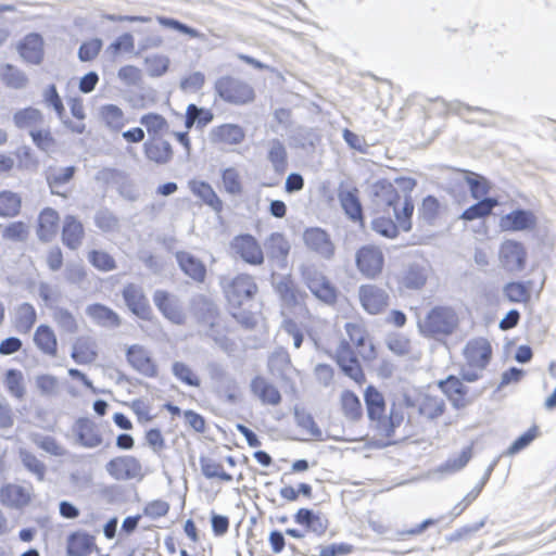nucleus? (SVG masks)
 Returning <instances> with one entry per match:
<instances>
[{"instance_id":"nucleus-11","label":"nucleus","mask_w":556,"mask_h":556,"mask_svg":"<svg viewBox=\"0 0 556 556\" xmlns=\"http://www.w3.org/2000/svg\"><path fill=\"white\" fill-rule=\"evenodd\" d=\"M336 362L345 376L353 379L358 384L365 382L366 377L364 370L349 341L344 339L341 340L336 351Z\"/></svg>"},{"instance_id":"nucleus-12","label":"nucleus","mask_w":556,"mask_h":556,"mask_svg":"<svg viewBox=\"0 0 556 556\" xmlns=\"http://www.w3.org/2000/svg\"><path fill=\"white\" fill-rule=\"evenodd\" d=\"M122 298L127 308L142 320H151L152 307L142 288L135 283H127L122 290Z\"/></svg>"},{"instance_id":"nucleus-33","label":"nucleus","mask_w":556,"mask_h":556,"mask_svg":"<svg viewBox=\"0 0 556 556\" xmlns=\"http://www.w3.org/2000/svg\"><path fill=\"white\" fill-rule=\"evenodd\" d=\"M85 237L83 223L74 215H66L62 226L61 239L70 250H77Z\"/></svg>"},{"instance_id":"nucleus-37","label":"nucleus","mask_w":556,"mask_h":556,"mask_svg":"<svg viewBox=\"0 0 556 556\" xmlns=\"http://www.w3.org/2000/svg\"><path fill=\"white\" fill-rule=\"evenodd\" d=\"M86 314L99 326L105 328H117L122 324L119 315L111 307L93 303L86 307Z\"/></svg>"},{"instance_id":"nucleus-20","label":"nucleus","mask_w":556,"mask_h":556,"mask_svg":"<svg viewBox=\"0 0 556 556\" xmlns=\"http://www.w3.org/2000/svg\"><path fill=\"white\" fill-rule=\"evenodd\" d=\"M500 261L508 271H520L526 267L527 251L523 244L516 240H506L500 248Z\"/></svg>"},{"instance_id":"nucleus-46","label":"nucleus","mask_w":556,"mask_h":556,"mask_svg":"<svg viewBox=\"0 0 556 556\" xmlns=\"http://www.w3.org/2000/svg\"><path fill=\"white\" fill-rule=\"evenodd\" d=\"M497 200L495 198H483L478 200L475 204L467 207L459 218L465 222H472L476 219L484 218L489 216L494 207L497 205Z\"/></svg>"},{"instance_id":"nucleus-19","label":"nucleus","mask_w":556,"mask_h":556,"mask_svg":"<svg viewBox=\"0 0 556 556\" xmlns=\"http://www.w3.org/2000/svg\"><path fill=\"white\" fill-rule=\"evenodd\" d=\"M75 442L85 448H94L102 444L103 437L98 426L88 417H79L72 427Z\"/></svg>"},{"instance_id":"nucleus-9","label":"nucleus","mask_w":556,"mask_h":556,"mask_svg":"<svg viewBox=\"0 0 556 556\" xmlns=\"http://www.w3.org/2000/svg\"><path fill=\"white\" fill-rule=\"evenodd\" d=\"M438 387L455 409H463L469 406L478 396V394L470 395L468 387L454 375H448L445 379L439 380Z\"/></svg>"},{"instance_id":"nucleus-3","label":"nucleus","mask_w":556,"mask_h":556,"mask_svg":"<svg viewBox=\"0 0 556 556\" xmlns=\"http://www.w3.org/2000/svg\"><path fill=\"white\" fill-rule=\"evenodd\" d=\"M301 278L311 293L327 305H334L339 290L330 279L314 264H303L300 267Z\"/></svg>"},{"instance_id":"nucleus-39","label":"nucleus","mask_w":556,"mask_h":556,"mask_svg":"<svg viewBox=\"0 0 556 556\" xmlns=\"http://www.w3.org/2000/svg\"><path fill=\"white\" fill-rule=\"evenodd\" d=\"M0 502L11 508H22L29 504L30 495L25 488L9 483L0 489Z\"/></svg>"},{"instance_id":"nucleus-58","label":"nucleus","mask_w":556,"mask_h":556,"mask_svg":"<svg viewBox=\"0 0 556 556\" xmlns=\"http://www.w3.org/2000/svg\"><path fill=\"white\" fill-rule=\"evenodd\" d=\"M463 173L465 175V180L469 187L471 197L476 200L486 198L485 195L490 190L488 180L483 176L469 170H464Z\"/></svg>"},{"instance_id":"nucleus-38","label":"nucleus","mask_w":556,"mask_h":556,"mask_svg":"<svg viewBox=\"0 0 556 556\" xmlns=\"http://www.w3.org/2000/svg\"><path fill=\"white\" fill-rule=\"evenodd\" d=\"M428 279V269L424 264H408L402 271L400 283L408 290L421 289Z\"/></svg>"},{"instance_id":"nucleus-28","label":"nucleus","mask_w":556,"mask_h":556,"mask_svg":"<svg viewBox=\"0 0 556 556\" xmlns=\"http://www.w3.org/2000/svg\"><path fill=\"white\" fill-rule=\"evenodd\" d=\"M176 262L180 270L198 283H203L206 279V265L197 256L187 251H177L175 253Z\"/></svg>"},{"instance_id":"nucleus-14","label":"nucleus","mask_w":556,"mask_h":556,"mask_svg":"<svg viewBox=\"0 0 556 556\" xmlns=\"http://www.w3.org/2000/svg\"><path fill=\"white\" fill-rule=\"evenodd\" d=\"M498 226L508 232L532 231L538 226V217L531 210L518 207L503 215Z\"/></svg>"},{"instance_id":"nucleus-62","label":"nucleus","mask_w":556,"mask_h":556,"mask_svg":"<svg viewBox=\"0 0 556 556\" xmlns=\"http://www.w3.org/2000/svg\"><path fill=\"white\" fill-rule=\"evenodd\" d=\"M172 374L177 380L189 387L199 388L201 386V380L197 377L191 367L184 362H174L172 364Z\"/></svg>"},{"instance_id":"nucleus-34","label":"nucleus","mask_w":556,"mask_h":556,"mask_svg":"<svg viewBox=\"0 0 556 556\" xmlns=\"http://www.w3.org/2000/svg\"><path fill=\"white\" fill-rule=\"evenodd\" d=\"M245 138L244 129L237 124H223L215 126L210 131V140L213 143L240 144Z\"/></svg>"},{"instance_id":"nucleus-25","label":"nucleus","mask_w":556,"mask_h":556,"mask_svg":"<svg viewBox=\"0 0 556 556\" xmlns=\"http://www.w3.org/2000/svg\"><path fill=\"white\" fill-rule=\"evenodd\" d=\"M17 52L25 62L41 64L45 58L43 37L39 33L27 34L17 43Z\"/></svg>"},{"instance_id":"nucleus-18","label":"nucleus","mask_w":556,"mask_h":556,"mask_svg":"<svg viewBox=\"0 0 556 556\" xmlns=\"http://www.w3.org/2000/svg\"><path fill=\"white\" fill-rule=\"evenodd\" d=\"M126 359L136 371L144 377L155 378L159 374L155 361L143 345H129L126 349Z\"/></svg>"},{"instance_id":"nucleus-32","label":"nucleus","mask_w":556,"mask_h":556,"mask_svg":"<svg viewBox=\"0 0 556 556\" xmlns=\"http://www.w3.org/2000/svg\"><path fill=\"white\" fill-rule=\"evenodd\" d=\"M60 216L52 207H45L38 216L36 233L39 241L48 243L58 232Z\"/></svg>"},{"instance_id":"nucleus-50","label":"nucleus","mask_w":556,"mask_h":556,"mask_svg":"<svg viewBox=\"0 0 556 556\" xmlns=\"http://www.w3.org/2000/svg\"><path fill=\"white\" fill-rule=\"evenodd\" d=\"M440 206L439 200L434 195L428 194L417 210L418 219L426 225H434L439 217Z\"/></svg>"},{"instance_id":"nucleus-29","label":"nucleus","mask_w":556,"mask_h":556,"mask_svg":"<svg viewBox=\"0 0 556 556\" xmlns=\"http://www.w3.org/2000/svg\"><path fill=\"white\" fill-rule=\"evenodd\" d=\"M202 327L205 328L204 331L201 332L202 336L211 339L227 355H231L237 350L235 340L227 336L228 329L226 326L222 325L220 318L211 320L202 325Z\"/></svg>"},{"instance_id":"nucleus-31","label":"nucleus","mask_w":556,"mask_h":556,"mask_svg":"<svg viewBox=\"0 0 556 556\" xmlns=\"http://www.w3.org/2000/svg\"><path fill=\"white\" fill-rule=\"evenodd\" d=\"M345 331L349 336V339L358 350V354L364 361H372L376 358V349L374 343H369L366 346L368 341V332L367 330L359 324L346 323Z\"/></svg>"},{"instance_id":"nucleus-30","label":"nucleus","mask_w":556,"mask_h":556,"mask_svg":"<svg viewBox=\"0 0 556 556\" xmlns=\"http://www.w3.org/2000/svg\"><path fill=\"white\" fill-rule=\"evenodd\" d=\"M143 153L147 160L156 165H166L174 156L172 144L163 138H148L143 143Z\"/></svg>"},{"instance_id":"nucleus-2","label":"nucleus","mask_w":556,"mask_h":556,"mask_svg":"<svg viewBox=\"0 0 556 556\" xmlns=\"http://www.w3.org/2000/svg\"><path fill=\"white\" fill-rule=\"evenodd\" d=\"M459 326V317L452 306L435 305L418 323L420 333L425 338L439 340L455 332Z\"/></svg>"},{"instance_id":"nucleus-59","label":"nucleus","mask_w":556,"mask_h":556,"mask_svg":"<svg viewBox=\"0 0 556 556\" xmlns=\"http://www.w3.org/2000/svg\"><path fill=\"white\" fill-rule=\"evenodd\" d=\"M1 78L8 87L14 89H22L28 83L26 74L9 63H7L2 68Z\"/></svg>"},{"instance_id":"nucleus-22","label":"nucleus","mask_w":556,"mask_h":556,"mask_svg":"<svg viewBox=\"0 0 556 556\" xmlns=\"http://www.w3.org/2000/svg\"><path fill=\"white\" fill-rule=\"evenodd\" d=\"M358 298L363 308L376 315L384 311L389 305L390 296L388 292L376 285H363L358 290Z\"/></svg>"},{"instance_id":"nucleus-54","label":"nucleus","mask_w":556,"mask_h":556,"mask_svg":"<svg viewBox=\"0 0 556 556\" xmlns=\"http://www.w3.org/2000/svg\"><path fill=\"white\" fill-rule=\"evenodd\" d=\"M200 467L202 475L206 479H219L225 482L232 481V476L224 470V467L220 463L215 462L214 459L205 456H201L199 458Z\"/></svg>"},{"instance_id":"nucleus-53","label":"nucleus","mask_w":556,"mask_h":556,"mask_svg":"<svg viewBox=\"0 0 556 556\" xmlns=\"http://www.w3.org/2000/svg\"><path fill=\"white\" fill-rule=\"evenodd\" d=\"M444 412L445 402L438 396L426 395L418 406V413L430 420L439 418Z\"/></svg>"},{"instance_id":"nucleus-45","label":"nucleus","mask_w":556,"mask_h":556,"mask_svg":"<svg viewBox=\"0 0 556 556\" xmlns=\"http://www.w3.org/2000/svg\"><path fill=\"white\" fill-rule=\"evenodd\" d=\"M267 160L273 165L275 173L283 174L288 168V153L285 144L275 138L269 141Z\"/></svg>"},{"instance_id":"nucleus-13","label":"nucleus","mask_w":556,"mask_h":556,"mask_svg":"<svg viewBox=\"0 0 556 556\" xmlns=\"http://www.w3.org/2000/svg\"><path fill=\"white\" fill-rule=\"evenodd\" d=\"M395 182L403 192V202L401 207H395V219L399 222L403 231L408 232L412 230V216L414 213V202L412 199V191L415 189L417 182L410 177H399Z\"/></svg>"},{"instance_id":"nucleus-24","label":"nucleus","mask_w":556,"mask_h":556,"mask_svg":"<svg viewBox=\"0 0 556 556\" xmlns=\"http://www.w3.org/2000/svg\"><path fill=\"white\" fill-rule=\"evenodd\" d=\"M464 356L469 366L484 369L492 357L491 343L485 338L469 340L464 348Z\"/></svg>"},{"instance_id":"nucleus-64","label":"nucleus","mask_w":556,"mask_h":556,"mask_svg":"<svg viewBox=\"0 0 556 556\" xmlns=\"http://www.w3.org/2000/svg\"><path fill=\"white\" fill-rule=\"evenodd\" d=\"M94 224L103 232H111L118 228V217L108 207H101L94 214Z\"/></svg>"},{"instance_id":"nucleus-55","label":"nucleus","mask_w":556,"mask_h":556,"mask_svg":"<svg viewBox=\"0 0 556 556\" xmlns=\"http://www.w3.org/2000/svg\"><path fill=\"white\" fill-rule=\"evenodd\" d=\"M13 122L17 128L24 129L36 124H41L43 122V115L40 110L28 106L16 111L13 114Z\"/></svg>"},{"instance_id":"nucleus-27","label":"nucleus","mask_w":556,"mask_h":556,"mask_svg":"<svg viewBox=\"0 0 556 556\" xmlns=\"http://www.w3.org/2000/svg\"><path fill=\"white\" fill-rule=\"evenodd\" d=\"M190 312L200 326L220 318L218 305L205 294H195L191 298Z\"/></svg>"},{"instance_id":"nucleus-63","label":"nucleus","mask_w":556,"mask_h":556,"mask_svg":"<svg viewBox=\"0 0 556 556\" xmlns=\"http://www.w3.org/2000/svg\"><path fill=\"white\" fill-rule=\"evenodd\" d=\"M144 64L150 77H161L168 71L170 61L164 54H152L144 58Z\"/></svg>"},{"instance_id":"nucleus-6","label":"nucleus","mask_w":556,"mask_h":556,"mask_svg":"<svg viewBox=\"0 0 556 556\" xmlns=\"http://www.w3.org/2000/svg\"><path fill=\"white\" fill-rule=\"evenodd\" d=\"M355 264L363 276L374 279L379 276L383 269L384 255L380 248L366 244L356 251Z\"/></svg>"},{"instance_id":"nucleus-57","label":"nucleus","mask_w":556,"mask_h":556,"mask_svg":"<svg viewBox=\"0 0 556 556\" xmlns=\"http://www.w3.org/2000/svg\"><path fill=\"white\" fill-rule=\"evenodd\" d=\"M4 383L9 393L21 400L24 397L26 390L24 386L23 372L15 368H10L5 371Z\"/></svg>"},{"instance_id":"nucleus-42","label":"nucleus","mask_w":556,"mask_h":556,"mask_svg":"<svg viewBox=\"0 0 556 556\" xmlns=\"http://www.w3.org/2000/svg\"><path fill=\"white\" fill-rule=\"evenodd\" d=\"M497 462H498V458H495L485 469L480 482L472 489L470 490L469 493H467L465 495V497L463 498L462 502H459L458 504H456L452 511H451V515L454 516V517H457L459 516L466 508L467 506H469L478 496L479 494L481 493L482 489L484 488V485L488 483V481L490 480V477L494 470V468L496 467L497 465Z\"/></svg>"},{"instance_id":"nucleus-4","label":"nucleus","mask_w":556,"mask_h":556,"mask_svg":"<svg viewBox=\"0 0 556 556\" xmlns=\"http://www.w3.org/2000/svg\"><path fill=\"white\" fill-rule=\"evenodd\" d=\"M216 94L225 102L244 104L254 99L253 88L245 81L232 77H219L214 85Z\"/></svg>"},{"instance_id":"nucleus-8","label":"nucleus","mask_w":556,"mask_h":556,"mask_svg":"<svg viewBox=\"0 0 556 556\" xmlns=\"http://www.w3.org/2000/svg\"><path fill=\"white\" fill-rule=\"evenodd\" d=\"M371 202L378 212H388L390 208L395 214V207H400L401 194L394 185L388 179H380L370 187Z\"/></svg>"},{"instance_id":"nucleus-60","label":"nucleus","mask_w":556,"mask_h":556,"mask_svg":"<svg viewBox=\"0 0 556 556\" xmlns=\"http://www.w3.org/2000/svg\"><path fill=\"white\" fill-rule=\"evenodd\" d=\"M20 458L23 464V466L33 475L36 476V478L39 481H42L46 476L47 467L43 462H41L35 454L31 452L21 448L20 450Z\"/></svg>"},{"instance_id":"nucleus-17","label":"nucleus","mask_w":556,"mask_h":556,"mask_svg":"<svg viewBox=\"0 0 556 556\" xmlns=\"http://www.w3.org/2000/svg\"><path fill=\"white\" fill-rule=\"evenodd\" d=\"M153 303L160 313L175 325H182L186 316L179 299L166 290L157 289L153 293Z\"/></svg>"},{"instance_id":"nucleus-47","label":"nucleus","mask_w":556,"mask_h":556,"mask_svg":"<svg viewBox=\"0 0 556 556\" xmlns=\"http://www.w3.org/2000/svg\"><path fill=\"white\" fill-rule=\"evenodd\" d=\"M97 356L93 343L88 338L77 339L72 346L71 357L78 365L90 364Z\"/></svg>"},{"instance_id":"nucleus-26","label":"nucleus","mask_w":556,"mask_h":556,"mask_svg":"<svg viewBox=\"0 0 556 556\" xmlns=\"http://www.w3.org/2000/svg\"><path fill=\"white\" fill-rule=\"evenodd\" d=\"M269 261H273L277 268L285 269L288 266V256L291 250L289 240L281 232H273L264 243Z\"/></svg>"},{"instance_id":"nucleus-44","label":"nucleus","mask_w":556,"mask_h":556,"mask_svg":"<svg viewBox=\"0 0 556 556\" xmlns=\"http://www.w3.org/2000/svg\"><path fill=\"white\" fill-rule=\"evenodd\" d=\"M341 409L344 417L353 422L363 417V407L357 394L351 390H344L340 396Z\"/></svg>"},{"instance_id":"nucleus-61","label":"nucleus","mask_w":556,"mask_h":556,"mask_svg":"<svg viewBox=\"0 0 556 556\" xmlns=\"http://www.w3.org/2000/svg\"><path fill=\"white\" fill-rule=\"evenodd\" d=\"M128 176V173L115 167H103L94 175L97 182L117 188Z\"/></svg>"},{"instance_id":"nucleus-40","label":"nucleus","mask_w":556,"mask_h":556,"mask_svg":"<svg viewBox=\"0 0 556 556\" xmlns=\"http://www.w3.org/2000/svg\"><path fill=\"white\" fill-rule=\"evenodd\" d=\"M34 343L43 354L48 356H56L58 339L53 329L46 324L39 325L34 333Z\"/></svg>"},{"instance_id":"nucleus-52","label":"nucleus","mask_w":556,"mask_h":556,"mask_svg":"<svg viewBox=\"0 0 556 556\" xmlns=\"http://www.w3.org/2000/svg\"><path fill=\"white\" fill-rule=\"evenodd\" d=\"M140 124L146 127L149 138H162V132L168 129L166 118L163 115L153 112L143 114L140 117Z\"/></svg>"},{"instance_id":"nucleus-36","label":"nucleus","mask_w":556,"mask_h":556,"mask_svg":"<svg viewBox=\"0 0 556 556\" xmlns=\"http://www.w3.org/2000/svg\"><path fill=\"white\" fill-rule=\"evenodd\" d=\"M94 546L91 534L84 531L72 532L66 539V556H89Z\"/></svg>"},{"instance_id":"nucleus-35","label":"nucleus","mask_w":556,"mask_h":556,"mask_svg":"<svg viewBox=\"0 0 556 556\" xmlns=\"http://www.w3.org/2000/svg\"><path fill=\"white\" fill-rule=\"evenodd\" d=\"M252 393L265 405H279L282 396L280 391L262 376H256L250 384Z\"/></svg>"},{"instance_id":"nucleus-7","label":"nucleus","mask_w":556,"mask_h":556,"mask_svg":"<svg viewBox=\"0 0 556 556\" xmlns=\"http://www.w3.org/2000/svg\"><path fill=\"white\" fill-rule=\"evenodd\" d=\"M305 247L326 261L334 257L336 245L328 233L321 227L305 228L302 235Z\"/></svg>"},{"instance_id":"nucleus-49","label":"nucleus","mask_w":556,"mask_h":556,"mask_svg":"<svg viewBox=\"0 0 556 556\" xmlns=\"http://www.w3.org/2000/svg\"><path fill=\"white\" fill-rule=\"evenodd\" d=\"M77 172L76 166L70 165L66 167L59 168L53 173L47 175V182L51 189L52 194L64 195L59 187L68 184L75 176Z\"/></svg>"},{"instance_id":"nucleus-16","label":"nucleus","mask_w":556,"mask_h":556,"mask_svg":"<svg viewBox=\"0 0 556 556\" xmlns=\"http://www.w3.org/2000/svg\"><path fill=\"white\" fill-rule=\"evenodd\" d=\"M233 252L250 265H262L264 253L258 241L250 233L236 236L231 243Z\"/></svg>"},{"instance_id":"nucleus-56","label":"nucleus","mask_w":556,"mask_h":556,"mask_svg":"<svg viewBox=\"0 0 556 556\" xmlns=\"http://www.w3.org/2000/svg\"><path fill=\"white\" fill-rule=\"evenodd\" d=\"M293 415L294 420L300 428L306 430L316 440H324L321 429L315 422L311 413L306 412L304 408L295 406Z\"/></svg>"},{"instance_id":"nucleus-10","label":"nucleus","mask_w":556,"mask_h":556,"mask_svg":"<svg viewBox=\"0 0 556 556\" xmlns=\"http://www.w3.org/2000/svg\"><path fill=\"white\" fill-rule=\"evenodd\" d=\"M271 286L281 302L289 307L300 305L307 298V293L296 286L291 275L273 273Z\"/></svg>"},{"instance_id":"nucleus-15","label":"nucleus","mask_w":556,"mask_h":556,"mask_svg":"<svg viewBox=\"0 0 556 556\" xmlns=\"http://www.w3.org/2000/svg\"><path fill=\"white\" fill-rule=\"evenodd\" d=\"M293 520L301 526L306 533H312L316 538H323L328 528L329 520L320 510L302 507L293 515Z\"/></svg>"},{"instance_id":"nucleus-43","label":"nucleus","mask_w":556,"mask_h":556,"mask_svg":"<svg viewBox=\"0 0 556 556\" xmlns=\"http://www.w3.org/2000/svg\"><path fill=\"white\" fill-rule=\"evenodd\" d=\"M37 321V312L33 304L24 302L16 307L14 327L20 333H28Z\"/></svg>"},{"instance_id":"nucleus-1","label":"nucleus","mask_w":556,"mask_h":556,"mask_svg":"<svg viewBox=\"0 0 556 556\" xmlns=\"http://www.w3.org/2000/svg\"><path fill=\"white\" fill-rule=\"evenodd\" d=\"M367 417L378 434L392 438L404 420L401 405L392 403L389 415H386V400L383 394L374 386H368L364 392Z\"/></svg>"},{"instance_id":"nucleus-48","label":"nucleus","mask_w":556,"mask_h":556,"mask_svg":"<svg viewBox=\"0 0 556 556\" xmlns=\"http://www.w3.org/2000/svg\"><path fill=\"white\" fill-rule=\"evenodd\" d=\"M532 281H510L504 286V295L511 303H527L531 299Z\"/></svg>"},{"instance_id":"nucleus-21","label":"nucleus","mask_w":556,"mask_h":556,"mask_svg":"<svg viewBox=\"0 0 556 556\" xmlns=\"http://www.w3.org/2000/svg\"><path fill=\"white\" fill-rule=\"evenodd\" d=\"M338 200L345 216L351 222L357 223L362 228H364L365 217L363 213V205L358 198V190L356 188H345L343 182H341L338 188Z\"/></svg>"},{"instance_id":"nucleus-51","label":"nucleus","mask_w":556,"mask_h":556,"mask_svg":"<svg viewBox=\"0 0 556 556\" xmlns=\"http://www.w3.org/2000/svg\"><path fill=\"white\" fill-rule=\"evenodd\" d=\"M22 199L10 190L0 191V216L15 217L21 213Z\"/></svg>"},{"instance_id":"nucleus-5","label":"nucleus","mask_w":556,"mask_h":556,"mask_svg":"<svg viewBox=\"0 0 556 556\" xmlns=\"http://www.w3.org/2000/svg\"><path fill=\"white\" fill-rule=\"evenodd\" d=\"M257 290V285L252 276L240 274L225 287V295L231 308H240L245 301L254 298Z\"/></svg>"},{"instance_id":"nucleus-23","label":"nucleus","mask_w":556,"mask_h":556,"mask_svg":"<svg viewBox=\"0 0 556 556\" xmlns=\"http://www.w3.org/2000/svg\"><path fill=\"white\" fill-rule=\"evenodd\" d=\"M108 473L115 480H130L141 475V464L130 455L114 457L105 465Z\"/></svg>"},{"instance_id":"nucleus-41","label":"nucleus","mask_w":556,"mask_h":556,"mask_svg":"<svg viewBox=\"0 0 556 556\" xmlns=\"http://www.w3.org/2000/svg\"><path fill=\"white\" fill-rule=\"evenodd\" d=\"M189 188L195 197L200 198L216 213H220L223 211V201L208 182L204 180H190Z\"/></svg>"}]
</instances>
